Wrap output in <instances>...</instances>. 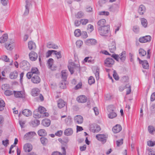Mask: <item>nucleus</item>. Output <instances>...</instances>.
I'll return each mask as SVG.
<instances>
[{
    "label": "nucleus",
    "mask_w": 155,
    "mask_h": 155,
    "mask_svg": "<svg viewBox=\"0 0 155 155\" xmlns=\"http://www.w3.org/2000/svg\"><path fill=\"white\" fill-rule=\"evenodd\" d=\"M110 26L108 25L103 27H98V30L100 35L107 36L109 31Z\"/></svg>",
    "instance_id": "f257e3e1"
},
{
    "label": "nucleus",
    "mask_w": 155,
    "mask_h": 155,
    "mask_svg": "<svg viewBox=\"0 0 155 155\" xmlns=\"http://www.w3.org/2000/svg\"><path fill=\"white\" fill-rule=\"evenodd\" d=\"M19 65L20 67L24 70L27 71L30 68L29 63L25 60H23L21 62Z\"/></svg>",
    "instance_id": "f03ea898"
},
{
    "label": "nucleus",
    "mask_w": 155,
    "mask_h": 155,
    "mask_svg": "<svg viewBox=\"0 0 155 155\" xmlns=\"http://www.w3.org/2000/svg\"><path fill=\"white\" fill-rule=\"evenodd\" d=\"M90 130L93 133L98 132L101 130V128L96 124H91L90 125Z\"/></svg>",
    "instance_id": "7ed1b4c3"
},
{
    "label": "nucleus",
    "mask_w": 155,
    "mask_h": 155,
    "mask_svg": "<svg viewBox=\"0 0 155 155\" xmlns=\"http://www.w3.org/2000/svg\"><path fill=\"white\" fill-rule=\"evenodd\" d=\"M114 61L111 58H107L104 61V65L108 67H110L114 64Z\"/></svg>",
    "instance_id": "20e7f679"
},
{
    "label": "nucleus",
    "mask_w": 155,
    "mask_h": 155,
    "mask_svg": "<svg viewBox=\"0 0 155 155\" xmlns=\"http://www.w3.org/2000/svg\"><path fill=\"white\" fill-rule=\"evenodd\" d=\"M46 109L44 107L40 106L38 108V111L40 114H41L42 117H48L49 116L48 113L46 112Z\"/></svg>",
    "instance_id": "39448f33"
},
{
    "label": "nucleus",
    "mask_w": 155,
    "mask_h": 155,
    "mask_svg": "<svg viewBox=\"0 0 155 155\" xmlns=\"http://www.w3.org/2000/svg\"><path fill=\"white\" fill-rule=\"evenodd\" d=\"M151 39V36L146 35L140 37L139 39V41L141 43H145L150 42Z\"/></svg>",
    "instance_id": "423d86ee"
},
{
    "label": "nucleus",
    "mask_w": 155,
    "mask_h": 155,
    "mask_svg": "<svg viewBox=\"0 0 155 155\" xmlns=\"http://www.w3.org/2000/svg\"><path fill=\"white\" fill-rule=\"evenodd\" d=\"M109 48L110 51L113 53L116 50V44L114 40H112L109 45Z\"/></svg>",
    "instance_id": "0eeeda50"
},
{
    "label": "nucleus",
    "mask_w": 155,
    "mask_h": 155,
    "mask_svg": "<svg viewBox=\"0 0 155 155\" xmlns=\"http://www.w3.org/2000/svg\"><path fill=\"white\" fill-rule=\"evenodd\" d=\"M79 67V65L76 64L73 62H71L70 63L68 66V69L71 72V74H72L74 73V69L76 67L78 68Z\"/></svg>",
    "instance_id": "6e6552de"
},
{
    "label": "nucleus",
    "mask_w": 155,
    "mask_h": 155,
    "mask_svg": "<svg viewBox=\"0 0 155 155\" xmlns=\"http://www.w3.org/2000/svg\"><path fill=\"white\" fill-rule=\"evenodd\" d=\"M14 45V42L12 40H10L9 41H8L5 44V48L7 50H12L13 49Z\"/></svg>",
    "instance_id": "1a4fd4ad"
},
{
    "label": "nucleus",
    "mask_w": 155,
    "mask_h": 155,
    "mask_svg": "<svg viewBox=\"0 0 155 155\" xmlns=\"http://www.w3.org/2000/svg\"><path fill=\"white\" fill-rule=\"evenodd\" d=\"M97 139L99 141H100L103 143L106 142L107 136L104 134H98L96 136Z\"/></svg>",
    "instance_id": "9d476101"
},
{
    "label": "nucleus",
    "mask_w": 155,
    "mask_h": 155,
    "mask_svg": "<svg viewBox=\"0 0 155 155\" xmlns=\"http://www.w3.org/2000/svg\"><path fill=\"white\" fill-rule=\"evenodd\" d=\"M14 94L15 97L24 98L25 97V94L24 91H14Z\"/></svg>",
    "instance_id": "9b49d317"
},
{
    "label": "nucleus",
    "mask_w": 155,
    "mask_h": 155,
    "mask_svg": "<svg viewBox=\"0 0 155 155\" xmlns=\"http://www.w3.org/2000/svg\"><path fill=\"white\" fill-rule=\"evenodd\" d=\"M74 120L75 122L78 124H81L83 121V117L80 115H77L75 116Z\"/></svg>",
    "instance_id": "f8f14e48"
},
{
    "label": "nucleus",
    "mask_w": 155,
    "mask_h": 155,
    "mask_svg": "<svg viewBox=\"0 0 155 155\" xmlns=\"http://www.w3.org/2000/svg\"><path fill=\"white\" fill-rule=\"evenodd\" d=\"M29 56L30 60L32 61H35L38 58V55L34 51H31L29 54Z\"/></svg>",
    "instance_id": "ddd939ff"
},
{
    "label": "nucleus",
    "mask_w": 155,
    "mask_h": 155,
    "mask_svg": "<svg viewBox=\"0 0 155 155\" xmlns=\"http://www.w3.org/2000/svg\"><path fill=\"white\" fill-rule=\"evenodd\" d=\"M31 81L34 84L39 83L41 81V79L37 74L34 75L31 78Z\"/></svg>",
    "instance_id": "4468645a"
},
{
    "label": "nucleus",
    "mask_w": 155,
    "mask_h": 155,
    "mask_svg": "<svg viewBox=\"0 0 155 155\" xmlns=\"http://www.w3.org/2000/svg\"><path fill=\"white\" fill-rule=\"evenodd\" d=\"M36 134L34 132H30L27 133L24 136V138L25 140H28Z\"/></svg>",
    "instance_id": "2eb2a0df"
},
{
    "label": "nucleus",
    "mask_w": 155,
    "mask_h": 155,
    "mask_svg": "<svg viewBox=\"0 0 155 155\" xmlns=\"http://www.w3.org/2000/svg\"><path fill=\"white\" fill-rule=\"evenodd\" d=\"M77 100L78 102L81 103L86 102L87 100V97L84 95L80 96L77 98Z\"/></svg>",
    "instance_id": "dca6fc26"
},
{
    "label": "nucleus",
    "mask_w": 155,
    "mask_h": 155,
    "mask_svg": "<svg viewBox=\"0 0 155 155\" xmlns=\"http://www.w3.org/2000/svg\"><path fill=\"white\" fill-rule=\"evenodd\" d=\"M32 149V146L30 143H27L25 144L24 146V149L26 152H29Z\"/></svg>",
    "instance_id": "f3484780"
},
{
    "label": "nucleus",
    "mask_w": 155,
    "mask_h": 155,
    "mask_svg": "<svg viewBox=\"0 0 155 155\" xmlns=\"http://www.w3.org/2000/svg\"><path fill=\"white\" fill-rule=\"evenodd\" d=\"M26 5L25 6V10L23 14L25 16L27 15L28 14L29 7L31 5L30 3L28 1V0H26Z\"/></svg>",
    "instance_id": "a211bd4d"
},
{
    "label": "nucleus",
    "mask_w": 155,
    "mask_h": 155,
    "mask_svg": "<svg viewBox=\"0 0 155 155\" xmlns=\"http://www.w3.org/2000/svg\"><path fill=\"white\" fill-rule=\"evenodd\" d=\"M122 130V127L120 124H117L112 128V131L114 133L120 132Z\"/></svg>",
    "instance_id": "6ab92c4d"
},
{
    "label": "nucleus",
    "mask_w": 155,
    "mask_h": 155,
    "mask_svg": "<svg viewBox=\"0 0 155 155\" xmlns=\"http://www.w3.org/2000/svg\"><path fill=\"white\" fill-rule=\"evenodd\" d=\"M28 48L30 50H35L36 48L35 43L32 41L28 42Z\"/></svg>",
    "instance_id": "aec40b11"
},
{
    "label": "nucleus",
    "mask_w": 155,
    "mask_h": 155,
    "mask_svg": "<svg viewBox=\"0 0 155 155\" xmlns=\"http://www.w3.org/2000/svg\"><path fill=\"white\" fill-rule=\"evenodd\" d=\"M18 73L17 71H15L11 72L9 75L10 78L11 79H14L18 77Z\"/></svg>",
    "instance_id": "412c9836"
},
{
    "label": "nucleus",
    "mask_w": 155,
    "mask_h": 155,
    "mask_svg": "<svg viewBox=\"0 0 155 155\" xmlns=\"http://www.w3.org/2000/svg\"><path fill=\"white\" fill-rule=\"evenodd\" d=\"M73 133V131L71 128H68L65 129L64 132V134L67 136L71 135Z\"/></svg>",
    "instance_id": "4be33fe9"
},
{
    "label": "nucleus",
    "mask_w": 155,
    "mask_h": 155,
    "mask_svg": "<svg viewBox=\"0 0 155 155\" xmlns=\"http://www.w3.org/2000/svg\"><path fill=\"white\" fill-rule=\"evenodd\" d=\"M53 60L52 58H49L48 61L47 63L48 64V68L51 70H54L55 69V67H54L52 66L53 62Z\"/></svg>",
    "instance_id": "5701e85b"
},
{
    "label": "nucleus",
    "mask_w": 155,
    "mask_h": 155,
    "mask_svg": "<svg viewBox=\"0 0 155 155\" xmlns=\"http://www.w3.org/2000/svg\"><path fill=\"white\" fill-rule=\"evenodd\" d=\"M106 23V21L104 19H101L100 20L97 22V24L99 27H103L106 26L105 25Z\"/></svg>",
    "instance_id": "b1692460"
},
{
    "label": "nucleus",
    "mask_w": 155,
    "mask_h": 155,
    "mask_svg": "<svg viewBox=\"0 0 155 155\" xmlns=\"http://www.w3.org/2000/svg\"><path fill=\"white\" fill-rule=\"evenodd\" d=\"M145 8L143 5H141L140 6L138 9V12L140 15H143L145 12Z\"/></svg>",
    "instance_id": "393cba45"
},
{
    "label": "nucleus",
    "mask_w": 155,
    "mask_h": 155,
    "mask_svg": "<svg viewBox=\"0 0 155 155\" xmlns=\"http://www.w3.org/2000/svg\"><path fill=\"white\" fill-rule=\"evenodd\" d=\"M8 39V35L7 34H4L0 38V43H3L5 42Z\"/></svg>",
    "instance_id": "a878e982"
},
{
    "label": "nucleus",
    "mask_w": 155,
    "mask_h": 155,
    "mask_svg": "<svg viewBox=\"0 0 155 155\" xmlns=\"http://www.w3.org/2000/svg\"><path fill=\"white\" fill-rule=\"evenodd\" d=\"M126 58V52L123 51L120 54L119 56V58L122 62H124Z\"/></svg>",
    "instance_id": "bb28decb"
},
{
    "label": "nucleus",
    "mask_w": 155,
    "mask_h": 155,
    "mask_svg": "<svg viewBox=\"0 0 155 155\" xmlns=\"http://www.w3.org/2000/svg\"><path fill=\"white\" fill-rule=\"evenodd\" d=\"M65 122L68 126H70L72 123V119L71 117L68 116L65 119Z\"/></svg>",
    "instance_id": "cd10ccee"
},
{
    "label": "nucleus",
    "mask_w": 155,
    "mask_h": 155,
    "mask_svg": "<svg viewBox=\"0 0 155 155\" xmlns=\"http://www.w3.org/2000/svg\"><path fill=\"white\" fill-rule=\"evenodd\" d=\"M66 103L61 99H60L58 101V106L59 108H61L65 105Z\"/></svg>",
    "instance_id": "c85d7f7f"
},
{
    "label": "nucleus",
    "mask_w": 155,
    "mask_h": 155,
    "mask_svg": "<svg viewBox=\"0 0 155 155\" xmlns=\"http://www.w3.org/2000/svg\"><path fill=\"white\" fill-rule=\"evenodd\" d=\"M42 124L45 127H48L50 124V120L49 119H46L42 121Z\"/></svg>",
    "instance_id": "c756f323"
},
{
    "label": "nucleus",
    "mask_w": 155,
    "mask_h": 155,
    "mask_svg": "<svg viewBox=\"0 0 155 155\" xmlns=\"http://www.w3.org/2000/svg\"><path fill=\"white\" fill-rule=\"evenodd\" d=\"M39 92V90L37 88H35L32 90L31 92V95L34 97L37 96Z\"/></svg>",
    "instance_id": "7c9ffc66"
},
{
    "label": "nucleus",
    "mask_w": 155,
    "mask_h": 155,
    "mask_svg": "<svg viewBox=\"0 0 155 155\" xmlns=\"http://www.w3.org/2000/svg\"><path fill=\"white\" fill-rule=\"evenodd\" d=\"M22 113L26 117H29L32 114L31 111L27 109H25L23 110Z\"/></svg>",
    "instance_id": "2f4dec72"
},
{
    "label": "nucleus",
    "mask_w": 155,
    "mask_h": 155,
    "mask_svg": "<svg viewBox=\"0 0 155 155\" xmlns=\"http://www.w3.org/2000/svg\"><path fill=\"white\" fill-rule=\"evenodd\" d=\"M142 67L143 68L145 69H148L149 65L147 61L146 60L141 61V63Z\"/></svg>",
    "instance_id": "473e14b6"
},
{
    "label": "nucleus",
    "mask_w": 155,
    "mask_h": 155,
    "mask_svg": "<svg viewBox=\"0 0 155 155\" xmlns=\"http://www.w3.org/2000/svg\"><path fill=\"white\" fill-rule=\"evenodd\" d=\"M34 117L35 118H43L41 114H40L39 111L37 110H35L34 112Z\"/></svg>",
    "instance_id": "72a5a7b5"
},
{
    "label": "nucleus",
    "mask_w": 155,
    "mask_h": 155,
    "mask_svg": "<svg viewBox=\"0 0 155 155\" xmlns=\"http://www.w3.org/2000/svg\"><path fill=\"white\" fill-rule=\"evenodd\" d=\"M47 47L49 48H53L54 49H57L58 48V46L53 43L50 42L48 43L47 45Z\"/></svg>",
    "instance_id": "f704fd0d"
},
{
    "label": "nucleus",
    "mask_w": 155,
    "mask_h": 155,
    "mask_svg": "<svg viewBox=\"0 0 155 155\" xmlns=\"http://www.w3.org/2000/svg\"><path fill=\"white\" fill-rule=\"evenodd\" d=\"M38 134L40 136H45L47 135L46 131L43 129L39 130L38 131Z\"/></svg>",
    "instance_id": "c9c22d12"
},
{
    "label": "nucleus",
    "mask_w": 155,
    "mask_h": 155,
    "mask_svg": "<svg viewBox=\"0 0 155 155\" xmlns=\"http://www.w3.org/2000/svg\"><path fill=\"white\" fill-rule=\"evenodd\" d=\"M88 45H94L96 43V41L94 39H90L87 40L86 42Z\"/></svg>",
    "instance_id": "e433bc0d"
},
{
    "label": "nucleus",
    "mask_w": 155,
    "mask_h": 155,
    "mask_svg": "<svg viewBox=\"0 0 155 155\" xmlns=\"http://www.w3.org/2000/svg\"><path fill=\"white\" fill-rule=\"evenodd\" d=\"M140 21L142 25L144 27L146 28L147 27V20L144 18H141Z\"/></svg>",
    "instance_id": "4c0bfd02"
},
{
    "label": "nucleus",
    "mask_w": 155,
    "mask_h": 155,
    "mask_svg": "<svg viewBox=\"0 0 155 155\" xmlns=\"http://www.w3.org/2000/svg\"><path fill=\"white\" fill-rule=\"evenodd\" d=\"M84 13L82 11H79L75 15V17L77 18H80L84 17Z\"/></svg>",
    "instance_id": "58836bf2"
},
{
    "label": "nucleus",
    "mask_w": 155,
    "mask_h": 155,
    "mask_svg": "<svg viewBox=\"0 0 155 155\" xmlns=\"http://www.w3.org/2000/svg\"><path fill=\"white\" fill-rule=\"evenodd\" d=\"M41 143L43 145H45L48 143V140L45 137H41L40 138Z\"/></svg>",
    "instance_id": "ea45409f"
},
{
    "label": "nucleus",
    "mask_w": 155,
    "mask_h": 155,
    "mask_svg": "<svg viewBox=\"0 0 155 155\" xmlns=\"http://www.w3.org/2000/svg\"><path fill=\"white\" fill-rule=\"evenodd\" d=\"M139 53L140 55L142 57L145 56L147 53L146 51L142 48H140L139 49Z\"/></svg>",
    "instance_id": "a19ab883"
},
{
    "label": "nucleus",
    "mask_w": 155,
    "mask_h": 155,
    "mask_svg": "<svg viewBox=\"0 0 155 155\" xmlns=\"http://www.w3.org/2000/svg\"><path fill=\"white\" fill-rule=\"evenodd\" d=\"M33 75L37 74L39 73V71L37 68H32L30 71Z\"/></svg>",
    "instance_id": "79ce46f5"
},
{
    "label": "nucleus",
    "mask_w": 155,
    "mask_h": 155,
    "mask_svg": "<svg viewBox=\"0 0 155 155\" xmlns=\"http://www.w3.org/2000/svg\"><path fill=\"white\" fill-rule=\"evenodd\" d=\"M31 124L34 127H36L40 124V121L38 120L35 119L32 120Z\"/></svg>",
    "instance_id": "37998d69"
},
{
    "label": "nucleus",
    "mask_w": 155,
    "mask_h": 155,
    "mask_svg": "<svg viewBox=\"0 0 155 155\" xmlns=\"http://www.w3.org/2000/svg\"><path fill=\"white\" fill-rule=\"evenodd\" d=\"M66 81L63 80L60 83L59 86L61 88L64 89L66 88Z\"/></svg>",
    "instance_id": "c03bdc74"
},
{
    "label": "nucleus",
    "mask_w": 155,
    "mask_h": 155,
    "mask_svg": "<svg viewBox=\"0 0 155 155\" xmlns=\"http://www.w3.org/2000/svg\"><path fill=\"white\" fill-rule=\"evenodd\" d=\"M117 116V114L114 112H110L108 114V117L110 119H113L116 117Z\"/></svg>",
    "instance_id": "a18cd8bd"
},
{
    "label": "nucleus",
    "mask_w": 155,
    "mask_h": 155,
    "mask_svg": "<svg viewBox=\"0 0 155 155\" xmlns=\"http://www.w3.org/2000/svg\"><path fill=\"white\" fill-rule=\"evenodd\" d=\"M74 35L77 37H79L81 35V30L79 29H77L75 30L74 32Z\"/></svg>",
    "instance_id": "49530a36"
},
{
    "label": "nucleus",
    "mask_w": 155,
    "mask_h": 155,
    "mask_svg": "<svg viewBox=\"0 0 155 155\" xmlns=\"http://www.w3.org/2000/svg\"><path fill=\"white\" fill-rule=\"evenodd\" d=\"M148 131L150 133L152 134L155 131V128L152 126H149L148 127Z\"/></svg>",
    "instance_id": "de8ad7c7"
},
{
    "label": "nucleus",
    "mask_w": 155,
    "mask_h": 155,
    "mask_svg": "<svg viewBox=\"0 0 155 155\" xmlns=\"http://www.w3.org/2000/svg\"><path fill=\"white\" fill-rule=\"evenodd\" d=\"M95 82V80L93 77L92 76H90L88 80V83L90 85L94 83Z\"/></svg>",
    "instance_id": "09e8293b"
},
{
    "label": "nucleus",
    "mask_w": 155,
    "mask_h": 155,
    "mask_svg": "<svg viewBox=\"0 0 155 155\" xmlns=\"http://www.w3.org/2000/svg\"><path fill=\"white\" fill-rule=\"evenodd\" d=\"M61 150H62V153L58 151V155H66V150L64 147H61Z\"/></svg>",
    "instance_id": "8fccbe9b"
},
{
    "label": "nucleus",
    "mask_w": 155,
    "mask_h": 155,
    "mask_svg": "<svg viewBox=\"0 0 155 155\" xmlns=\"http://www.w3.org/2000/svg\"><path fill=\"white\" fill-rule=\"evenodd\" d=\"M84 61L85 62H87L89 63H93V60L91 59V58L89 57H86L84 59Z\"/></svg>",
    "instance_id": "3c124183"
},
{
    "label": "nucleus",
    "mask_w": 155,
    "mask_h": 155,
    "mask_svg": "<svg viewBox=\"0 0 155 155\" xmlns=\"http://www.w3.org/2000/svg\"><path fill=\"white\" fill-rule=\"evenodd\" d=\"M147 144L149 146L153 147L155 145V141H152L150 140L147 142Z\"/></svg>",
    "instance_id": "603ef678"
},
{
    "label": "nucleus",
    "mask_w": 155,
    "mask_h": 155,
    "mask_svg": "<svg viewBox=\"0 0 155 155\" xmlns=\"http://www.w3.org/2000/svg\"><path fill=\"white\" fill-rule=\"evenodd\" d=\"M56 51L55 50H49L46 53V56L47 58H48L50 57L51 54H52L53 52V53L54 52H55Z\"/></svg>",
    "instance_id": "864d4df0"
},
{
    "label": "nucleus",
    "mask_w": 155,
    "mask_h": 155,
    "mask_svg": "<svg viewBox=\"0 0 155 155\" xmlns=\"http://www.w3.org/2000/svg\"><path fill=\"white\" fill-rule=\"evenodd\" d=\"M113 76L115 80H119V77L115 70L113 71Z\"/></svg>",
    "instance_id": "5fc2aeb1"
},
{
    "label": "nucleus",
    "mask_w": 155,
    "mask_h": 155,
    "mask_svg": "<svg viewBox=\"0 0 155 155\" xmlns=\"http://www.w3.org/2000/svg\"><path fill=\"white\" fill-rule=\"evenodd\" d=\"M4 94L6 96H9L13 94L12 91L9 90H6L4 92Z\"/></svg>",
    "instance_id": "6e6d98bb"
},
{
    "label": "nucleus",
    "mask_w": 155,
    "mask_h": 155,
    "mask_svg": "<svg viewBox=\"0 0 155 155\" xmlns=\"http://www.w3.org/2000/svg\"><path fill=\"white\" fill-rule=\"evenodd\" d=\"M95 74L96 79L98 80L99 78V69L97 68L96 72L95 73Z\"/></svg>",
    "instance_id": "4d7b16f0"
},
{
    "label": "nucleus",
    "mask_w": 155,
    "mask_h": 155,
    "mask_svg": "<svg viewBox=\"0 0 155 155\" xmlns=\"http://www.w3.org/2000/svg\"><path fill=\"white\" fill-rule=\"evenodd\" d=\"M123 139H121L119 140H117L116 141L117 145V147H119L123 143Z\"/></svg>",
    "instance_id": "13d9d810"
},
{
    "label": "nucleus",
    "mask_w": 155,
    "mask_h": 155,
    "mask_svg": "<svg viewBox=\"0 0 155 155\" xmlns=\"http://www.w3.org/2000/svg\"><path fill=\"white\" fill-rule=\"evenodd\" d=\"M62 78L63 80L66 81L67 78V74L66 72H62Z\"/></svg>",
    "instance_id": "bf43d9fd"
},
{
    "label": "nucleus",
    "mask_w": 155,
    "mask_h": 155,
    "mask_svg": "<svg viewBox=\"0 0 155 155\" xmlns=\"http://www.w3.org/2000/svg\"><path fill=\"white\" fill-rule=\"evenodd\" d=\"M83 42L81 40H78L76 43L77 46L78 48H80L83 44Z\"/></svg>",
    "instance_id": "052dcab7"
},
{
    "label": "nucleus",
    "mask_w": 155,
    "mask_h": 155,
    "mask_svg": "<svg viewBox=\"0 0 155 155\" xmlns=\"http://www.w3.org/2000/svg\"><path fill=\"white\" fill-rule=\"evenodd\" d=\"M54 54L56 55L57 58H60L61 57V51H59L57 52L56 51L55 52H54Z\"/></svg>",
    "instance_id": "680f3d73"
},
{
    "label": "nucleus",
    "mask_w": 155,
    "mask_h": 155,
    "mask_svg": "<svg viewBox=\"0 0 155 155\" xmlns=\"http://www.w3.org/2000/svg\"><path fill=\"white\" fill-rule=\"evenodd\" d=\"M2 59L6 62H9V59L6 55H3L2 56Z\"/></svg>",
    "instance_id": "e2e57ef3"
},
{
    "label": "nucleus",
    "mask_w": 155,
    "mask_h": 155,
    "mask_svg": "<svg viewBox=\"0 0 155 155\" xmlns=\"http://www.w3.org/2000/svg\"><path fill=\"white\" fill-rule=\"evenodd\" d=\"M115 109L113 105H110L108 106L107 108V110L109 112H111V111H113Z\"/></svg>",
    "instance_id": "0e129e2a"
},
{
    "label": "nucleus",
    "mask_w": 155,
    "mask_h": 155,
    "mask_svg": "<svg viewBox=\"0 0 155 155\" xmlns=\"http://www.w3.org/2000/svg\"><path fill=\"white\" fill-rule=\"evenodd\" d=\"M99 14L100 15H105L107 16L109 15V12H108L102 11L99 12Z\"/></svg>",
    "instance_id": "69168bd1"
},
{
    "label": "nucleus",
    "mask_w": 155,
    "mask_h": 155,
    "mask_svg": "<svg viewBox=\"0 0 155 155\" xmlns=\"http://www.w3.org/2000/svg\"><path fill=\"white\" fill-rule=\"evenodd\" d=\"M133 30L135 33H137L139 31V28L137 26H134L133 27Z\"/></svg>",
    "instance_id": "338daca9"
},
{
    "label": "nucleus",
    "mask_w": 155,
    "mask_h": 155,
    "mask_svg": "<svg viewBox=\"0 0 155 155\" xmlns=\"http://www.w3.org/2000/svg\"><path fill=\"white\" fill-rule=\"evenodd\" d=\"M88 22V20L87 19H81V22L82 25H86Z\"/></svg>",
    "instance_id": "774afa93"
}]
</instances>
